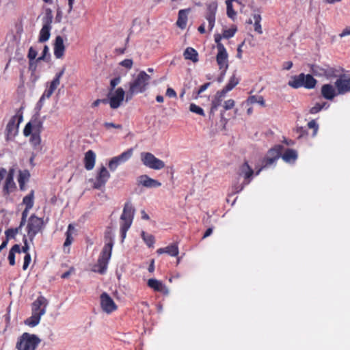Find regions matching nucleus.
<instances>
[{"label":"nucleus","mask_w":350,"mask_h":350,"mask_svg":"<svg viewBox=\"0 0 350 350\" xmlns=\"http://www.w3.org/2000/svg\"><path fill=\"white\" fill-rule=\"evenodd\" d=\"M75 226L70 224L68 226L67 231L66 232V240L64 243V249L66 247H69L72 244L74 240L72 235L75 233Z\"/></svg>","instance_id":"nucleus-33"},{"label":"nucleus","mask_w":350,"mask_h":350,"mask_svg":"<svg viewBox=\"0 0 350 350\" xmlns=\"http://www.w3.org/2000/svg\"><path fill=\"white\" fill-rule=\"evenodd\" d=\"M101 103H107V100L106 99H102V100L98 99V100H96V101H94L93 103L92 106L93 107H96V106H98Z\"/></svg>","instance_id":"nucleus-63"},{"label":"nucleus","mask_w":350,"mask_h":350,"mask_svg":"<svg viewBox=\"0 0 350 350\" xmlns=\"http://www.w3.org/2000/svg\"><path fill=\"white\" fill-rule=\"evenodd\" d=\"M212 232H213V228H208L204 232L202 238L205 239V238L209 237L212 234Z\"/></svg>","instance_id":"nucleus-64"},{"label":"nucleus","mask_w":350,"mask_h":350,"mask_svg":"<svg viewBox=\"0 0 350 350\" xmlns=\"http://www.w3.org/2000/svg\"><path fill=\"white\" fill-rule=\"evenodd\" d=\"M26 137H30L29 141L34 148H38L40 144L41 139L40 133H23Z\"/></svg>","instance_id":"nucleus-34"},{"label":"nucleus","mask_w":350,"mask_h":350,"mask_svg":"<svg viewBox=\"0 0 350 350\" xmlns=\"http://www.w3.org/2000/svg\"><path fill=\"white\" fill-rule=\"evenodd\" d=\"M308 129L314 130V131H317L319 129L318 124L315 120H311L308 123Z\"/></svg>","instance_id":"nucleus-55"},{"label":"nucleus","mask_w":350,"mask_h":350,"mask_svg":"<svg viewBox=\"0 0 350 350\" xmlns=\"http://www.w3.org/2000/svg\"><path fill=\"white\" fill-rule=\"evenodd\" d=\"M60 82L58 79H55L50 85L49 90L54 92L55 90L57 88V86L59 85Z\"/></svg>","instance_id":"nucleus-56"},{"label":"nucleus","mask_w":350,"mask_h":350,"mask_svg":"<svg viewBox=\"0 0 350 350\" xmlns=\"http://www.w3.org/2000/svg\"><path fill=\"white\" fill-rule=\"evenodd\" d=\"M121 82V78L120 77H116L110 81V89H116V86L120 84Z\"/></svg>","instance_id":"nucleus-52"},{"label":"nucleus","mask_w":350,"mask_h":350,"mask_svg":"<svg viewBox=\"0 0 350 350\" xmlns=\"http://www.w3.org/2000/svg\"><path fill=\"white\" fill-rule=\"evenodd\" d=\"M138 185H142L146 188H157L161 185L157 180L149 177L148 175H141L137 179Z\"/></svg>","instance_id":"nucleus-20"},{"label":"nucleus","mask_w":350,"mask_h":350,"mask_svg":"<svg viewBox=\"0 0 350 350\" xmlns=\"http://www.w3.org/2000/svg\"><path fill=\"white\" fill-rule=\"evenodd\" d=\"M214 38H215V42L217 43V49L219 50V45H224L223 44L221 43V40L223 38V34L222 35H220L219 33L217 34H215L214 36Z\"/></svg>","instance_id":"nucleus-57"},{"label":"nucleus","mask_w":350,"mask_h":350,"mask_svg":"<svg viewBox=\"0 0 350 350\" xmlns=\"http://www.w3.org/2000/svg\"><path fill=\"white\" fill-rule=\"evenodd\" d=\"M150 77L144 71H141L136 78L129 83V89L126 95V101L131 100L133 95L142 93L146 90Z\"/></svg>","instance_id":"nucleus-2"},{"label":"nucleus","mask_w":350,"mask_h":350,"mask_svg":"<svg viewBox=\"0 0 350 350\" xmlns=\"http://www.w3.org/2000/svg\"><path fill=\"white\" fill-rule=\"evenodd\" d=\"M45 314V309H42L39 313H32V316L25 321V323L30 327H35L40 321V318Z\"/></svg>","instance_id":"nucleus-30"},{"label":"nucleus","mask_w":350,"mask_h":350,"mask_svg":"<svg viewBox=\"0 0 350 350\" xmlns=\"http://www.w3.org/2000/svg\"><path fill=\"white\" fill-rule=\"evenodd\" d=\"M125 94L124 90L122 88H118L116 89H109L107 95V103L111 109L118 108L124 100Z\"/></svg>","instance_id":"nucleus-11"},{"label":"nucleus","mask_w":350,"mask_h":350,"mask_svg":"<svg viewBox=\"0 0 350 350\" xmlns=\"http://www.w3.org/2000/svg\"><path fill=\"white\" fill-rule=\"evenodd\" d=\"M53 92L49 89L41 97L40 102H43L45 98H49L53 94Z\"/></svg>","instance_id":"nucleus-59"},{"label":"nucleus","mask_w":350,"mask_h":350,"mask_svg":"<svg viewBox=\"0 0 350 350\" xmlns=\"http://www.w3.org/2000/svg\"><path fill=\"white\" fill-rule=\"evenodd\" d=\"M5 176L2 190L4 196H9L16 189V185L14 180V170L13 168L10 169Z\"/></svg>","instance_id":"nucleus-15"},{"label":"nucleus","mask_w":350,"mask_h":350,"mask_svg":"<svg viewBox=\"0 0 350 350\" xmlns=\"http://www.w3.org/2000/svg\"><path fill=\"white\" fill-rule=\"evenodd\" d=\"M25 231L31 243H33L36 236L39 233H42L46 227V222L42 217H39L35 214H32L28 218L26 222Z\"/></svg>","instance_id":"nucleus-3"},{"label":"nucleus","mask_w":350,"mask_h":350,"mask_svg":"<svg viewBox=\"0 0 350 350\" xmlns=\"http://www.w3.org/2000/svg\"><path fill=\"white\" fill-rule=\"evenodd\" d=\"M234 105L235 101L232 98L225 100L223 103V107L226 111L232 109L234 107Z\"/></svg>","instance_id":"nucleus-46"},{"label":"nucleus","mask_w":350,"mask_h":350,"mask_svg":"<svg viewBox=\"0 0 350 350\" xmlns=\"http://www.w3.org/2000/svg\"><path fill=\"white\" fill-rule=\"evenodd\" d=\"M283 150L284 146L280 144L275 145L270 148L267 151L266 156L261 161L262 168H267L275 165L276 161L280 158Z\"/></svg>","instance_id":"nucleus-9"},{"label":"nucleus","mask_w":350,"mask_h":350,"mask_svg":"<svg viewBox=\"0 0 350 350\" xmlns=\"http://www.w3.org/2000/svg\"><path fill=\"white\" fill-rule=\"evenodd\" d=\"M147 284L148 287L153 289L156 292L167 293V291L165 286L162 283V282L157 279H149L148 280Z\"/></svg>","instance_id":"nucleus-28"},{"label":"nucleus","mask_w":350,"mask_h":350,"mask_svg":"<svg viewBox=\"0 0 350 350\" xmlns=\"http://www.w3.org/2000/svg\"><path fill=\"white\" fill-rule=\"evenodd\" d=\"M41 340L37 335L24 332L18 338L16 349L17 350H36Z\"/></svg>","instance_id":"nucleus-5"},{"label":"nucleus","mask_w":350,"mask_h":350,"mask_svg":"<svg viewBox=\"0 0 350 350\" xmlns=\"http://www.w3.org/2000/svg\"><path fill=\"white\" fill-rule=\"evenodd\" d=\"M338 94H345L350 92V76L342 75L335 82Z\"/></svg>","instance_id":"nucleus-17"},{"label":"nucleus","mask_w":350,"mask_h":350,"mask_svg":"<svg viewBox=\"0 0 350 350\" xmlns=\"http://www.w3.org/2000/svg\"><path fill=\"white\" fill-rule=\"evenodd\" d=\"M22 113L18 112L14 116H13L8 122L6 126L7 131H18L20 129V124L23 122Z\"/></svg>","instance_id":"nucleus-21"},{"label":"nucleus","mask_w":350,"mask_h":350,"mask_svg":"<svg viewBox=\"0 0 350 350\" xmlns=\"http://www.w3.org/2000/svg\"><path fill=\"white\" fill-rule=\"evenodd\" d=\"M312 72L319 77H331L334 74V70L331 68H321L317 65H312L311 67Z\"/></svg>","instance_id":"nucleus-22"},{"label":"nucleus","mask_w":350,"mask_h":350,"mask_svg":"<svg viewBox=\"0 0 350 350\" xmlns=\"http://www.w3.org/2000/svg\"><path fill=\"white\" fill-rule=\"evenodd\" d=\"M16 253H21V247L18 244L14 245L9 252L8 260L11 266H14L15 265Z\"/></svg>","instance_id":"nucleus-36"},{"label":"nucleus","mask_w":350,"mask_h":350,"mask_svg":"<svg viewBox=\"0 0 350 350\" xmlns=\"http://www.w3.org/2000/svg\"><path fill=\"white\" fill-rule=\"evenodd\" d=\"M317 80L311 75L299 74L292 77L288 85L295 89L304 87L306 89H312L316 86Z\"/></svg>","instance_id":"nucleus-8"},{"label":"nucleus","mask_w":350,"mask_h":350,"mask_svg":"<svg viewBox=\"0 0 350 350\" xmlns=\"http://www.w3.org/2000/svg\"><path fill=\"white\" fill-rule=\"evenodd\" d=\"M217 10V3L211 1L206 5L205 18L208 22V28L212 30L215 22V14Z\"/></svg>","instance_id":"nucleus-18"},{"label":"nucleus","mask_w":350,"mask_h":350,"mask_svg":"<svg viewBox=\"0 0 350 350\" xmlns=\"http://www.w3.org/2000/svg\"><path fill=\"white\" fill-rule=\"evenodd\" d=\"M253 19L254 21V30L259 34L262 33V27L260 25L261 16L260 14H255L253 16Z\"/></svg>","instance_id":"nucleus-40"},{"label":"nucleus","mask_w":350,"mask_h":350,"mask_svg":"<svg viewBox=\"0 0 350 350\" xmlns=\"http://www.w3.org/2000/svg\"><path fill=\"white\" fill-rule=\"evenodd\" d=\"M293 66V63L291 62H286L283 64V68L285 70H290Z\"/></svg>","instance_id":"nucleus-62"},{"label":"nucleus","mask_w":350,"mask_h":350,"mask_svg":"<svg viewBox=\"0 0 350 350\" xmlns=\"http://www.w3.org/2000/svg\"><path fill=\"white\" fill-rule=\"evenodd\" d=\"M30 178V173L29 170H20L18 176V182H24L27 183L28 182L29 179Z\"/></svg>","instance_id":"nucleus-42"},{"label":"nucleus","mask_w":350,"mask_h":350,"mask_svg":"<svg viewBox=\"0 0 350 350\" xmlns=\"http://www.w3.org/2000/svg\"><path fill=\"white\" fill-rule=\"evenodd\" d=\"M350 36V26L349 27H347L346 28H345L342 32L339 34V36L340 38H342V37H345V36Z\"/></svg>","instance_id":"nucleus-60"},{"label":"nucleus","mask_w":350,"mask_h":350,"mask_svg":"<svg viewBox=\"0 0 350 350\" xmlns=\"http://www.w3.org/2000/svg\"><path fill=\"white\" fill-rule=\"evenodd\" d=\"M142 238L144 240V241L146 243L148 247H153L154 243H155V239L154 237L150 234H148L145 232L144 231L142 232L141 234Z\"/></svg>","instance_id":"nucleus-39"},{"label":"nucleus","mask_w":350,"mask_h":350,"mask_svg":"<svg viewBox=\"0 0 350 350\" xmlns=\"http://www.w3.org/2000/svg\"><path fill=\"white\" fill-rule=\"evenodd\" d=\"M30 262H31L30 254H25V256L24 257V262H23V270H26L28 268Z\"/></svg>","instance_id":"nucleus-50"},{"label":"nucleus","mask_w":350,"mask_h":350,"mask_svg":"<svg viewBox=\"0 0 350 350\" xmlns=\"http://www.w3.org/2000/svg\"><path fill=\"white\" fill-rule=\"evenodd\" d=\"M236 2L237 4H239L241 6L240 11L242 12V9L243 8V5L241 3V1L238 0H226V4L227 7V16L232 19L234 20L237 16V12L233 9V5L232 3Z\"/></svg>","instance_id":"nucleus-29"},{"label":"nucleus","mask_w":350,"mask_h":350,"mask_svg":"<svg viewBox=\"0 0 350 350\" xmlns=\"http://www.w3.org/2000/svg\"><path fill=\"white\" fill-rule=\"evenodd\" d=\"M183 55L185 59H189L194 63L198 61V54L197 51L191 47L187 48Z\"/></svg>","instance_id":"nucleus-35"},{"label":"nucleus","mask_w":350,"mask_h":350,"mask_svg":"<svg viewBox=\"0 0 350 350\" xmlns=\"http://www.w3.org/2000/svg\"><path fill=\"white\" fill-rule=\"evenodd\" d=\"M23 226H21V224L16 228H8L5 230V239L4 241H7V243H8V241L10 239H14L16 235L20 232L21 228Z\"/></svg>","instance_id":"nucleus-38"},{"label":"nucleus","mask_w":350,"mask_h":350,"mask_svg":"<svg viewBox=\"0 0 350 350\" xmlns=\"http://www.w3.org/2000/svg\"><path fill=\"white\" fill-rule=\"evenodd\" d=\"M237 30V29L235 26H232L230 28L225 29L223 32V38L228 39L233 37Z\"/></svg>","instance_id":"nucleus-44"},{"label":"nucleus","mask_w":350,"mask_h":350,"mask_svg":"<svg viewBox=\"0 0 350 350\" xmlns=\"http://www.w3.org/2000/svg\"><path fill=\"white\" fill-rule=\"evenodd\" d=\"M105 129L110 130V129H122V126L121 124H115L113 123H106L105 124Z\"/></svg>","instance_id":"nucleus-54"},{"label":"nucleus","mask_w":350,"mask_h":350,"mask_svg":"<svg viewBox=\"0 0 350 350\" xmlns=\"http://www.w3.org/2000/svg\"><path fill=\"white\" fill-rule=\"evenodd\" d=\"M113 246V238L109 235H106L105 244L98 256L97 262L92 266V271L101 275L106 273L109 261L111 257Z\"/></svg>","instance_id":"nucleus-1"},{"label":"nucleus","mask_w":350,"mask_h":350,"mask_svg":"<svg viewBox=\"0 0 350 350\" xmlns=\"http://www.w3.org/2000/svg\"><path fill=\"white\" fill-rule=\"evenodd\" d=\"M31 208H25V209L22 212L21 215V220L20 222L21 226H24L27 221V217L29 213V211Z\"/></svg>","instance_id":"nucleus-48"},{"label":"nucleus","mask_w":350,"mask_h":350,"mask_svg":"<svg viewBox=\"0 0 350 350\" xmlns=\"http://www.w3.org/2000/svg\"><path fill=\"white\" fill-rule=\"evenodd\" d=\"M321 94L325 99L332 100L338 94V92L332 85L325 84L321 87Z\"/></svg>","instance_id":"nucleus-24"},{"label":"nucleus","mask_w":350,"mask_h":350,"mask_svg":"<svg viewBox=\"0 0 350 350\" xmlns=\"http://www.w3.org/2000/svg\"><path fill=\"white\" fill-rule=\"evenodd\" d=\"M65 45L62 38L59 36H57L54 44V55L59 59L64 55Z\"/></svg>","instance_id":"nucleus-26"},{"label":"nucleus","mask_w":350,"mask_h":350,"mask_svg":"<svg viewBox=\"0 0 350 350\" xmlns=\"http://www.w3.org/2000/svg\"><path fill=\"white\" fill-rule=\"evenodd\" d=\"M52 23V16L48 13L45 17L44 24L40 31L39 42H44L47 41L50 38V29Z\"/></svg>","instance_id":"nucleus-19"},{"label":"nucleus","mask_w":350,"mask_h":350,"mask_svg":"<svg viewBox=\"0 0 350 350\" xmlns=\"http://www.w3.org/2000/svg\"><path fill=\"white\" fill-rule=\"evenodd\" d=\"M166 95L170 98H176V93L174 90V89L171 88H168L166 90Z\"/></svg>","instance_id":"nucleus-58"},{"label":"nucleus","mask_w":350,"mask_h":350,"mask_svg":"<svg viewBox=\"0 0 350 350\" xmlns=\"http://www.w3.org/2000/svg\"><path fill=\"white\" fill-rule=\"evenodd\" d=\"M189 109L193 113H196L201 116H204V110L202 108L196 105V104L191 103L189 106Z\"/></svg>","instance_id":"nucleus-45"},{"label":"nucleus","mask_w":350,"mask_h":350,"mask_svg":"<svg viewBox=\"0 0 350 350\" xmlns=\"http://www.w3.org/2000/svg\"><path fill=\"white\" fill-rule=\"evenodd\" d=\"M140 159L143 165L150 169L159 170L165 167V163L162 160L148 152H141Z\"/></svg>","instance_id":"nucleus-10"},{"label":"nucleus","mask_w":350,"mask_h":350,"mask_svg":"<svg viewBox=\"0 0 350 350\" xmlns=\"http://www.w3.org/2000/svg\"><path fill=\"white\" fill-rule=\"evenodd\" d=\"M247 103L250 104L258 103L262 107L265 105L264 98L262 96H251L248 98Z\"/></svg>","instance_id":"nucleus-41"},{"label":"nucleus","mask_w":350,"mask_h":350,"mask_svg":"<svg viewBox=\"0 0 350 350\" xmlns=\"http://www.w3.org/2000/svg\"><path fill=\"white\" fill-rule=\"evenodd\" d=\"M133 154V148H129L118 156L113 157L109 162V167L111 171H115L118 165L129 161Z\"/></svg>","instance_id":"nucleus-13"},{"label":"nucleus","mask_w":350,"mask_h":350,"mask_svg":"<svg viewBox=\"0 0 350 350\" xmlns=\"http://www.w3.org/2000/svg\"><path fill=\"white\" fill-rule=\"evenodd\" d=\"M23 241L24 243V245L22 247V248H21V252L25 253V254H29L28 252V251L29 250V245L27 243V239L26 235H24V237L23 238Z\"/></svg>","instance_id":"nucleus-49"},{"label":"nucleus","mask_w":350,"mask_h":350,"mask_svg":"<svg viewBox=\"0 0 350 350\" xmlns=\"http://www.w3.org/2000/svg\"><path fill=\"white\" fill-rule=\"evenodd\" d=\"M216 62L219 70L227 71L228 68V55L224 45L219 46V50H217L216 55Z\"/></svg>","instance_id":"nucleus-16"},{"label":"nucleus","mask_w":350,"mask_h":350,"mask_svg":"<svg viewBox=\"0 0 350 350\" xmlns=\"http://www.w3.org/2000/svg\"><path fill=\"white\" fill-rule=\"evenodd\" d=\"M23 204L27 208H32L34 204V191L31 190L28 195L23 199Z\"/></svg>","instance_id":"nucleus-37"},{"label":"nucleus","mask_w":350,"mask_h":350,"mask_svg":"<svg viewBox=\"0 0 350 350\" xmlns=\"http://www.w3.org/2000/svg\"><path fill=\"white\" fill-rule=\"evenodd\" d=\"M42 129V122L37 119H34L27 124L24 127L23 131H39Z\"/></svg>","instance_id":"nucleus-32"},{"label":"nucleus","mask_w":350,"mask_h":350,"mask_svg":"<svg viewBox=\"0 0 350 350\" xmlns=\"http://www.w3.org/2000/svg\"><path fill=\"white\" fill-rule=\"evenodd\" d=\"M189 9L180 10L178 12V18L176 24L181 29H184L186 27L187 14L189 12Z\"/></svg>","instance_id":"nucleus-31"},{"label":"nucleus","mask_w":350,"mask_h":350,"mask_svg":"<svg viewBox=\"0 0 350 350\" xmlns=\"http://www.w3.org/2000/svg\"><path fill=\"white\" fill-rule=\"evenodd\" d=\"M96 154L92 150H89V170L93 169L95 165Z\"/></svg>","instance_id":"nucleus-47"},{"label":"nucleus","mask_w":350,"mask_h":350,"mask_svg":"<svg viewBox=\"0 0 350 350\" xmlns=\"http://www.w3.org/2000/svg\"><path fill=\"white\" fill-rule=\"evenodd\" d=\"M280 157L284 162L293 164L298 158V153L297 150L294 149L287 148L283 154L282 152L281 153Z\"/></svg>","instance_id":"nucleus-23"},{"label":"nucleus","mask_w":350,"mask_h":350,"mask_svg":"<svg viewBox=\"0 0 350 350\" xmlns=\"http://www.w3.org/2000/svg\"><path fill=\"white\" fill-rule=\"evenodd\" d=\"M157 253L158 254L166 253L171 256H176L179 253L178 244L176 243H174L165 247L159 248L157 250Z\"/></svg>","instance_id":"nucleus-27"},{"label":"nucleus","mask_w":350,"mask_h":350,"mask_svg":"<svg viewBox=\"0 0 350 350\" xmlns=\"http://www.w3.org/2000/svg\"><path fill=\"white\" fill-rule=\"evenodd\" d=\"M37 54V51L33 47H30L28 53V58L30 61H33L36 59Z\"/></svg>","instance_id":"nucleus-53"},{"label":"nucleus","mask_w":350,"mask_h":350,"mask_svg":"<svg viewBox=\"0 0 350 350\" xmlns=\"http://www.w3.org/2000/svg\"><path fill=\"white\" fill-rule=\"evenodd\" d=\"M48 304V300L43 296H39L32 304V313H39L42 309H45Z\"/></svg>","instance_id":"nucleus-25"},{"label":"nucleus","mask_w":350,"mask_h":350,"mask_svg":"<svg viewBox=\"0 0 350 350\" xmlns=\"http://www.w3.org/2000/svg\"><path fill=\"white\" fill-rule=\"evenodd\" d=\"M254 174L253 169L250 166L247 161L241 165L238 169L237 174L239 176L244 178L243 182L240 185H235L232 187V193H237L241 191L245 185L250 184Z\"/></svg>","instance_id":"nucleus-6"},{"label":"nucleus","mask_w":350,"mask_h":350,"mask_svg":"<svg viewBox=\"0 0 350 350\" xmlns=\"http://www.w3.org/2000/svg\"><path fill=\"white\" fill-rule=\"evenodd\" d=\"M133 61L131 59H126L123 61H122L120 64L128 69H130L133 66Z\"/></svg>","instance_id":"nucleus-51"},{"label":"nucleus","mask_w":350,"mask_h":350,"mask_svg":"<svg viewBox=\"0 0 350 350\" xmlns=\"http://www.w3.org/2000/svg\"><path fill=\"white\" fill-rule=\"evenodd\" d=\"M210 85V83H206L204 85H202L200 89L198 90V94H200L202 92H203L204 91H205L208 87Z\"/></svg>","instance_id":"nucleus-61"},{"label":"nucleus","mask_w":350,"mask_h":350,"mask_svg":"<svg viewBox=\"0 0 350 350\" xmlns=\"http://www.w3.org/2000/svg\"><path fill=\"white\" fill-rule=\"evenodd\" d=\"M110 177V174L107 171V168L104 166H102L95 178H92L89 180L92 183V187L96 189H103L105 188V184L107 182Z\"/></svg>","instance_id":"nucleus-12"},{"label":"nucleus","mask_w":350,"mask_h":350,"mask_svg":"<svg viewBox=\"0 0 350 350\" xmlns=\"http://www.w3.org/2000/svg\"><path fill=\"white\" fill-rule=\"evenodd\" d=\"M100 301L103 311L107 314H111L118 309V306L107 293L100 295Z\"/></svg>","instance_id":"nucleus-14"},{"label":"nucleus","mask_w":350,"mask_h":350,"mask_svg":"<svg viewBox=\"0 0 350 350\" xmlns=\"http://www.w3.org/2000/svg\"><path fill=\"white\" fill-rule=\"evenodd\" d=\"M324 107H326V108L328 107V105H327V103L325 102L317 103L314 105V107H312L310 109V112L312 114H315V113H318L319 111H320Z\"/></svg>","instance_id":"nucleus-43"},{"label":"nucleus","mask_w":350,"mask_h":350,"mask_svg":"<svg viewBox=\"0 0 350 350\" xmlns=\"http://www.w3.org/2000/svg\"><path fill=\"white\" fill-rule=\"evenodd\" d=\"M135 208L130 202L125 203L122 213L120 216V234L123 241L126 235V232L130 228L134 217Z\"/></svg>","instance_id":"nucleus-4"},{"label":"nucleus","mask_w":350,"mask_h":350,"mask_svg":"<svg viewBox=\"0 0 350 350\" xmlns=\"http://www.w3.org/2000/svg\"><path fill=\"white\" fill-rule=\"evenodd\" d=\"M239 83V79L233 74L229 79L226 85L220 91H218L215 94V98L212 101L211 115L213 114L214 112L217 109L218 106L220 105L222 98H224L226 94L231 91L238 83Z\"/></svg>","instance_id":"nucleus-7"}]
</instances>
